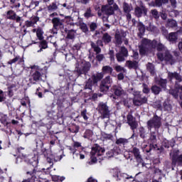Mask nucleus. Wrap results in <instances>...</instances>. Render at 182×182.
I'll list each match as a JSON object with an SVG mask.
<instances>
[{"label": "nucleus", "mask_w": 182, "mask_h": 182, "mask_svg": "<svg viewBox=\"0 0 182 182\" xmlns=\"http://www.w3.org/2000/svg\"><path fill=\"white\" fill-rule=\"evenodd\" d=\"M156 45H157L156 40L151 41L146 38H143L141 41V44L139 46L140 55H146V53L149 52V49L156 48Z\"/></svg>", "instance_id": "f257e3e1"}, {"label": "nucleus", "mask_w": 182, "mask_h": 182, "mask_svg": "<svg viewBox=\"0 0 182 182\" xmlns=\"http://www.w3.org/2000/svg\"><path fill=\"white\" fill-rule=\"evenodd\" d=\"M100 92H102V93H106L109 90V86L106 85L103 82H101V85L100 86Z\"/></svg>", "instance_id": "bb28decb"}, {"label": "nucleus", "mask_w": 182, "mask_h": 182, "mask_svg": "<svg viewBox=\"0 0 182 182\" xmlns=\"http://www.w3.org/2000/svg\"><path fill=\"white\" fill-rule=\"evenodd\" d=\"M40 47L41 48L40 49V50H38V52H41L42 49H46V48H48V43H46V41H43L40 44Z\"/></svg>", "instance_id": "a19ab883"}, {"label": "nucleus", "mask_w": 182, "mask_h": 182, "mask_svg": "<svg viewBox=\"0 0 182 182\" xmlns=\"http://www.w3.org/2000/svg\"><path fill=\"white\" fill-rule=\"evenodd\" d=\"M30 68L33 70H36V72H38V70H39V66L38 65H31Z\"/></svg>", "instance_id": "bf43d9fd"}, {"label": "nucleus", "mask_w": 182, "mask_h": 182, "mask_svg": "<svg viewBox=\"0 0 182 182\" xmlns=\"http://www.w3.org/2000/svg\"><path fill=\"white\" fill-rule=\"evenodd\" d=\"M126 66H127V68H129V69H132V68H137L138 63L136 61L132 62L128 60L126 62Z\"/></svg>", "instance_id": "412c9836"}, {"label": "nucleus", "mask_w": 182, "mask_h": 182, "mask_svg": "<svg viewBox=\"0 0 182 182\" xmlns=\"http://www.w3.org/2000/svg\"><path fill=\"white\" fill-rule=\"evenodd\" d=\"M109 55H110L111 60H114V51L109 50Z\"/></svg>", "instance_id": "052dcab7"}, {"label": "nucleus", "mask_w": 182, "mask_h": 182, "mask_svg": "<svg viewBox=\"0 0 182 182\" xmlns=\"http://www.w3.org/2000/svg\"><path fill=\"white\" fill-rule=\"evenodd\" d=\"M19 60V57H16L15 58L11 60L8 62L9 65H12V63H16Z\"/></svg>", "instance_id": "864d4df0"}, {"label": "nucleus", "mask_w": 182, "mask_h": 182, "mask_svg": "<svg viewBox=\"0 0 182 182\" xmlns=\"http://www.w3.org/2000/svg\"><path fill=\"white\" fill-rule=\"evenodd\" d=\"M166 25L169 26V28H174L177 26V22L174 20H168Z\"/></svg>", "instance_id": "473e14b6"}, {"label": "nucleus", "mask_w": 182, "mask_h": 182, "mask_svg": "<svg viewBox=\"0 0 182 182\" xmlns=\"http://www.w3.org/2000/svg\"><path fill=\"white\" fill-rule=\"evenodd\" d=\"M166 39H168L169 42L174 43V42H176L177 39H178V36L177 33H171L168 35Z\"/></svg>", "instance_id": "2eb2a0df"}, {"label": "nucleus", "mask_w": 182, "mask_h": 182, "mask_svg": "<svg viewBox=\"0 0 182 182\" xmlns=\"http://www.w3.org/2000/svg\"><path fill=\"white\" fill-rule=\"evenodd\" d=\"M102 82H103L104 85L108 84L110 85L112 83V78H110V76L107 77L105 79H104Z\"/></svg>", "instance_id": "79ce46f5"}, {"label": "nucleus", "mask_w": 182, "mask_h": 182, "mask_svg": "<svg viewBox=\"0 0 182 182\" xmlns=\"http://www.w3.org/2000/svg\"><path fill=\"white\" fill-rule=\"evenodd\" d=\"M36 22H33V21H26V26H28V28L31 26H33V25H35Z\"/></svg>", "instance_id": "680f3d73"}, {"label": "nucleus", "mask_w": 182, "mask_h": 182, "mask_svg": "<svg viewBox=\"0 0 182 182\" xmlns=\"http://www.w3.org/2000/svg\"><path fill=\"white\" fill-rule=\"evenodd\" d=\"M103 153H105V149L100 147V146H95V147H93L91 151V159L92 163H96V161H97L96 157L102 156Z\"/></svg>", "instance_id": "7ed1b4c3"}, {"label": "nucleus", "mask_w": 182, "mask_h": 182, "mask_svg": "<svg viewBox=\"0 0 182 182\" xmlns=\"http://www.w3.org/2000/svg\"><path fill=\"white\" fill-rule=\"evenodd\" d=\"M128 124H129L132 130H134V129H137V122L136 121H132V122Z\"/></svg>", "instance_id": "8fccbe9b"}, {"label": "nucleus", "mask_w": 182, "mask_h": 182, "mask_svg": "<svg viewBox=\"0 0 182 182\" xmlns=\"http://www.w3.org/2000/svg\"><path fill=\"white\" fill-rule=\"evenodd\" d=\"M116 56L118 62H124V58L127 57L126 55L122 54V53H117Z\"/></svg>", "instance_id": "72a5a7b5"}, {"label": "nucleus", "mask_w": 182, "mask_h": 182, "mask_svg": "<svg viewBox=\"0 0 182 182\" xmlns=\"http://www.w3.org/2000/svg\"><path fill=\"white\" fill-rule=\"evenodd\" d=\"M91 66L92 65H90V63L83 61L82 62L81 68H78L77 70V72H79V73H81V74L84 73L85 75H86V73H87L90 70Z\"/></svg>", "instance_id": "423d86ee"}, {"label": "nucleus", "mask_w": 182, "mask_h": 182, "mask_svg": "<svg viewBox=\"0 0 182 182\" xmlns=\"http://www.w3.org/2000/svg\"><path fill=\"white\" fill-rule=\"evenodd\" d=\"M112 90H114V93L116 96H122V95H124V90H123L120 87L114 85L112 87Z\"/></svg>", "instance_id": "dca6fc26"}, {"label": "nucleus", "mask_w": 182, "mask_h": 182, "mask_svg": "<svg viewBox=\"0 0 182 182\" xmlns=\"http://www.w3.org/2000/svg\"><path fill=\"white\" fill-rule=\"evenodd\" d=\"M96 59L98 62H102L105 59V55L100 53L96 54Z\"/></svg>", "instance_id": "49530a36"}, {"label": "nucleus", "mask_w": 182, "mask_h": 182, "mask_svg": "<svg viewBox=\"0 0 182 182\" xmlns=\"http://www.w3.org/2000/svg\"><path fill=\"white\" fill-rule=\"evenodd\" d=\"M151 12L154 18H155V19H159V18H160V16L159 15V11H157V10H156V9L151 10Z\"/></svg>", "instance_id": "a18cd8bd"}, {"label": "nucleus", "mask_w": 182, "mask_h": 182, "mask_svg": "<svg viewBox=\"0 0 182 182\" xmlns=\"http://www.w3.org/2000/svg\"><path fill=\"white\" fill-rule=\"evenodd\" d=\"M171 94L173 95V96L177 99L178 97V92L177 90H171Z\"/></svg>", "instance_id": "6e6d98bb"}, {"label": "nucleus", "mask_w": 182, "mask_h": 182, "mask_svg": "<svg viewBox=\"0 0 182 182\" xmlns=\"http://www.w3.org/2000/svg\"><path fill=\"white\" fill-rule=\"evenodd\" d=\"M7 18L11 20L16 19V14L12 10L7 11Z\"/></svg>", "instance_id": "4be33fe9"}, {"label": "nucleus", "mask_w": 182, "mask_h": 182, "mask_svg": "<svg viewBox=\"0 0 182 182\" xmlns=\"http://www.w3.org/2000/svg\"><path fill=\"white\" fill-rule=\"evenodd\" d=\"M115 70L117 72H124V68H123L120 65H117L115 67Z\"/></svg>", "instance_id": "5fc2aeb1"}, {"label": "nucleus", "mask_w": 182, "mask_h": 182, "mask_svg": "<svg viewBox=\"0 0 182 182\" xmlns=\"http://www.w3.org/2000/svg\"><path fill=\"white\" fill-rule=\"evenodd\" d=\"M115 41H116V44L118 45V46H120V45H122V43L123 42L122 36L117 32L115 34Z\"/></svg>", "instance_id": "5701e85b"}, {"label": "nucleus", "mask_w": 182, "mask_h": 182, "mask_svg": "<svg viewBox=\"0 0 182 182\" xmlns=\"http://www.w3.org/2000/svg\"><path fill=\"white\" fill-rule=\"evenodd\" d=\"M157 56L160 60H165L168 63H170V65H173V63H174L173 55H171V54H170V52L168 51H165L164 54L161 53H159L157 54Z\"/></svg>", "instance_id": "39448f33"}, {"label": "nucleus", "mask_w": 182, "mask_h": 182, "mask_svg": "<svg viewBox=\"0 0 182 182\" xmlns=\"http://www.w3.org/2000/svg\"><path fill=\"white\" fill-rule=\"evenodd\" d=\"M128 142L129 141H127V139L119 138L117 139L116 144H126V143H128Z\"/></svg>", "instance_id": "e433bc0d"}, {"label": "nucleus", "mask_w": 182, "mask_h": 182, "mask_svg": "<svg viewBox=\"0 0 182 182\" xmlns=\"http://www.w3.org/2000/svg\"><path fill=\"white\" fill-rule=\"evenodd\" d=\"M75 35H76V31L70 30L68 32L67 38L68 39H75Z\"/></svg>", "instance_id": "c756f323"}, {"label": "nucleus", "mask_w": 182, "mask_h": 182, "mask_svg": "<svg viewBox=\"0 0 182 182\" xmlns=\"http://www.w3.org/2000/svg\"><path fill=\"white\" fill-rule=\"evenodd\" d=\"M172 6H173V8H176V5L177 4V1L176 0H169Z\"/></svg>", "instance_id": "69168bd1"}, {"label": "nucleus", "mask_w": 182, "mask_h": 182, "mask_svg": "<svg viewBox=\"0 0 182 182\" xmlns=\"http://www.w3.org/2000/svg\"><path fill=\"white\" fill-rule=\"evenodd\" d=\"M123 9L124 11L126 12V14H129L132 11V9H133V8L127 3H124Z\"/></svg>", "instance_id": "cd10ccee"}, {"label": "nucleus", "mask_w": 182, "mask_h": 182, "mask_svg": "<svg viewBox=\"0 0 182 182\" xmlns=\"http://www.w3.org/2000/svg\"><path fill=\"white\" fill-rule=\"evenodd\" d=\"M119 53H121V55H124V56L127 57V53H128L127 48L124 47H122Z\"/></svg>", "instance_id": "de8ad7c7"}, {"label": "nucleus", "mask_w": 182, "mask_h": 182, "mask_svg": "<svg viewBox=\"0 0 182 182\" xmlns=\"http://www.w3.org/2000/svg\"><path fill=\"white\" fill-rule=\"evenodd\" d=\"M80 146L82 145L80 142H77V141L74 142V145H73L74 147H80Z\"/></svg>", "instance_id": "338daca9"}, {"label": "nucleus", "mask_w": 182, "mask_h": 182, "mask_svg": "<svg viewBox=\"0 0 182 182\" xmlns=\"http://www.w3.org/2000/svg\"><path fill=\"white\" fill-rule=\"evenodd\" d=\"M140 100H141V105H143L144 103H147V97H144L141 98V97Z\"/></svg>", "instance_id": "e2e57ef3"}, {"label": "nucleus", "mask_w": 182, "mask_h": 182, "mask_svg": "<svg viewBox=\"0 0 182 182\" xmlns=\"http://www.w3.org/2000/svg\"><path fill=\"white\" fill-rule=\"evenodd\" d=\"M151 92L154 93V95H159L160 92H161V89L159 87H157V85H154L151 87Z\"/></svg>", "instance_id": "2f4dec72"}, {"label": "nucleus", "mask_w": 182, "mask_h": 182, "mask_svg": "<svg viewBox=\"0 0 182 182\" xmlns=\"http://www.w3.org/2000/svg\"><path fill=\"white\" fill-rule=\"evenodd\" d=\"M158 84L160 85V86H161V87H166V85H167V80L166 79H160L158 81Z\"/></svg>", "instance_id": "ea45409f"}, {"label": "nucleus", "mask_w": 182, "mask_h": 182, "mask_svg": "<svg viewBox=\"0 0 182 182\" xmlns=\"http://www.w3.org/2000/svg\"><path fill=\"white\" fill-rule=\"evenodd\" d=\"M70 132H71L72 133H77V132H79V127L75 126V130H72V129H69Z\"/></svg>", "instance_id": "0e129e2a"}, {"label": "nucleus", "mask_w": 182, "mask_h": 182, "mask_svg": "<svg viewBox=\"0 0 182 182\" xmlns=\"http://www.w3.org/2000/svg\"><path fill=\"white\" fill-rule=\"evenodd\" d=\"M80 28L85 33L89 32V28H87V25H86V23H80Z\"/></svg>", "instance_id": "4c0bfd02"}, {"label": "nucleus", "mask_w": 182, "mask_h": 182, "mask_svg": "<svg viewBox=\"0 0 182 182\" xmlns=\"http://www.w3.org/2000/svg\"><path fill=\"white\" fill-rule=\"evenodd\" d=\"M91 79L93 81L94 85H97V82H100V80L103 79V73H98L95 74L92 76Z\"/></svg>", "instance_id": "4468645a"}, {"label": "nucleus", "mask_w": 182, "mask_h": 182, "mask_svg": "<svg viewBox=\"0 0 182 182\" xmlns=\"http://www.w3.org/2000/svg\"><path fill=\"white\" fill-rule=\"evenodd\" d=\"M5 100V96H4V92L0 90V102H4Z\"/></svg>", "instance_id": "13d9d810"}, {"label": "nucleus", "mask_w": 182, "mask_h": 182, "mask_svg": "<svg viewBox=\"0 0 182 182\" xmlns=\"http://www.w3.org/2000/svg\"><path fill=\"white\" fill-rule=\"evenodd\" d=\"M53 181H63L65 180V177L59 176H53Z\"/></svg>", "instance_id": "37998d69"}, {"label": "nucleus", "mask_w": 182, "mask_h": 182, "mask_svg": "<svg viewBox=\"0 0 182 182\" xmlns=\"http://www.w3.org/2000/svg\"><path fill=\"white\" fill-rule=\"evenodd\" d=\"M178 48L181 52L182 53V41L179 42L178 43Z\"/></svg>", "instance_id": "774afa93"}, {"label": "nucleus", "mask_w": 182, "mask_h": 182, "mask_svg": "<svg viewBox=\"0 0 182 182\" xmlns=\"http://www.w3.org/2000/svg\"><path fill=\"white\" fill-rule=\"evenodd\" d=\"M56 9H58V4H56V2H53L48 6V11H50V12L56 11Z\"/></svg>", "instance_id": "c85d7f7f"}, {"label": "nucleus", "mask_w": 182, "mask_h": 182, "mask_svg": "<svg viewBox=\"0 0 182 182\" xmlns=\"http://www.w3.org/2000/svg\"><path fill=\"white\" fill-rule=\"evenodd\" d=\"M132 153L134 155L135 159L138 161H141V155H140V151L137 148H134L132 150Z\"/></svg>", "instance_id": "f3484780"}, {"label": "nucleus", "mask_w": 182, "mask_h": 182, "mask_svg": "<svg viewBox=\"0 0 182 182\" xmlns=\"http://www.w3.org/2000/svg\"><path fill=\"white\" fill-rule=\"evenodd\" d=\"M168 77L169 80H173V79H176L178 82H182L181 76H180L179 73H168Z\"/></svg>", "instance_id": "ddd939ff"}, {"label": "nucleus", "mask_w": 182, "mask_h": 182, "mask_svg": "<svg viewBox=\"0 0 182 182\" xmlns=\"http://www.w3.org/2000/svg\"><path fill=\"white\" fill-rule=\"evenodd\" d=\"M84 16L87 18V19L89 18H92V16H93V14H92V10L90 9H87L84 14Z\"/></svg>", "instance_id": "58836bf2"}, {"label": "nucleus", "mask_w": 182, "mask_h": 182, "mask_svg": "<svg viewBox=\"0 0 182 182\" xmlns=\"http://www.w3.org/2000/svg\"><path fill=\"white\" fill-rule=\"evenodd\" d=\"M98 112L102 115V119H106V117L110 116V111L107 103L100 102L98 105Z\"/></svg>", "instance_id": "f03ea898"}, {"label": "nucleus", "mask_w": 182, "mask_h": 182, "mask_svg": "<svg viewBox=\"0 0 182 182\" xmlns=\"http://www.w3.org/2000/svg\"><path fill=\"white\" fill-rule=\"evenodd\" d=\"M86 113H87L86 109L82 111V112H81V116L83 117V119H84L85 120H87V119H88L87 115H86Z\"/></svg>", "instance_id": "4d7b16f0"}, {"label": "nucleus", "mask_w": 182, "mask_h": 182, "mask_svg": "<svg viewBox=\"0 0 182 182\" xmlns=\"http://www.w3.org/2000/svg\"><path fill=\"white\" fill-rule=\"evenodd\" d=\"M146 68L147 70H149L151 75H154V65H153V64L148 63Z\"/></svg>", "instance_id": "c9c22d12"}, {"label": "nucleus", "mask_w": 182, "mask_h": 182, "mask_svg": "<svg viewBox=\"0 0 182 182\" xmlns=\"http://www.w3.org/2000/svg\"><path fill=\"white\" fill-rule=\"evenodd\" d=\"M140 99H141L140 95H137L134 97L133 102H134V105H135V106H141V101Z\"/></svg>", "instance_id": "b1692460"}, {"label": "nucleus", "mask_w": 182, "mask_h": 182, "mask_svg": "<svg viewBox=\"0 0 182 182\" xmlns=\"http://www.w3.org/2000/svg\"><path fill=\"white\" fill-rule=\"evenodd\" d=\"M42 77V74L39 73V71H35L32 73L31 77L30 78L31 83H33V85H36V82H39Z\"/></svg>", "instance_id": "9d476101"}, {"label": "nucleus", "mask_w": 182, "mask_h": 182, "mask_svg": "<svg viewBox=\"0 0 182 182\" xmlns=\"http://www.w3.org/2000/svg\"><path fill=\"white\" fill-rule=\"evenodd\" d=\"M102 41L105 43H109L112 42V36H110V35H109V33H105L102 36Z\"/></svg>", "instance_id": "aec40b11"}, {"label": "nucleus", "mask_w": 182, "mask_h": 182, "mask_svg": "<svg viewBox=\"0 0 182 182\" xmlns=\"http://www.w3.org/2000/svg\"><path fill=\"white\" fill-rule=\"evenodd\" d=\"M155 48H157V50H163V49H164V46H163V44L161 43H157L156 41V44H155Z\"/></svg>", "instance_id": "09e8293b"}, {"label": "nucleus", "mask_w": 182, "mask_h": 182, "mask_svg": "<svg viewBox=\"0 0 182 182\" xmlns=\"http://www.w3.org/2000/svg\"><path fill=\"white\" fill-rule=\"evenodd\" d=\"M172 164L176 166H182V154L177 156V155L172 154Z\"/></svg>", "instance_id": "f8f14e48"}, {"label": "nucleus", "mask_w": 182, "mask_h": 182, "mask_svg": "<svg viewBox=\"0 0 182 182\" xmlns=\"http://www.w3.org/2000/svg\"><path fill=\"white\" fill-rule=\"evenodd\" d=\"M135 15L136 16H137L138 18H140V16H141V15H147V9L145 8L144 6L142 7H136L135 9Z\"/></svg>", "instance_id": "9b49d317"}, {"label": "nucleus", "mask_w": 182, "mask_h": 182, "mask_svg": "<svg viewBox=\"0 0 182 182\" xmlns=\"http://www.w3.org/2000/svg\"><path fill=\"white\" fill-rule=\"evenodd\" d=\"M52 23L53 25L54 29L58 30L60 28H63V20L58 17H55L52 19Z\"/></svg>", "instance_id": "1a4fd4ad"}, {"label": "nucleus", "mask_w": 182, "mask_h": 182, "mask_svg": "<svg viewBox=\"0 0 182 182\" xmlns=\"http://www.w3.org/2000/svg\"><path fill=\"white\" fill-rule=\"evenodd\" d=\"M127 122H128V124L129 123H132V122H134V119L133 118V116L130 114L127 115Z\"/></svg>", "instance_id": "603ef678"}, {"label": "nucleus", "mask_w": 182, "mask_h": 182, "mask_svg": "<svg viewBox=\"0 0 182 182\" xmlns=\"http://www.w3.org/2000/svg\"><path fill=\"white\" fill-rule=\"evenodd\" d=\"M163 4H168V0H156V6H161Z\"/></svg>", "instance_id": "f704fd0d"}, {"label": "nucleus", "mask_w": 182, "mask_h": 182, "mask_svg": "<svg viewBox=\"0 0 182 182\" xmlns=\"http://www.w3.org/2000/svg\"><path fill=\"white\" fill-rule=\"evenodd\" d=\"M90 29L92 32L96 31L97 29V24L96 23H91L90 24Z\"/></svg>", "instance_id": "c03bdc74"}, {"label": "nucleus", "mask_w": 182, "mask_h": 182, "mask_svg": "<svg viewBox=\"0 0 182 182\" xmlns=\"http://www.w3.org/2000/svg\"><path fill=\"white\" fill-rule=\"evenodd\" d=\"M148 129L151 130L152 127L159 129L161 126V119L160 117L155 116L147 122Z\"/></svg>", "instance_id": "20e7f679"}, {"label": "nucleus", "mask_w": 182, "mask_h": 182, "mask_svg": "<svg viewBox=\"0 0 182 182\" xmlns=\"http://www.w3.org/2000/svg\"><path fill=\"white\" fill-rule=\"evenodd\" d=\"M111 172L113 174L114 177L117 178V181H119L120 180V178H119V176L120 175V171L117 168L112 169Z\"/></svg>", "instance_id": "a878e982"}, {"label": "nucleus", "mask_w": 182, "mask_h": 182, "mask_svg": "<svg viewBox=\"0 0 182 182\" xmlns=\"http://www.w3.org/2000/svg\"><path fill=\"white\" fill-rule=\"evenodd\" d=\"M102 71L103 73H108L111 75L113 72V68L110 65H105L102 67Z\"/></svg>", "instance_id": "6ab92c4d"}, {"label": "nucleus", "mask_w": 182, "mask_h": 182, "mask_svg": "<svg viewBox=\"0 0 182 182\" xmlns=\"http://www.w3.org/2000/svg\"><path fill=\"white\" fill-rule=\"evenodd\" d=\"M93 85H95V83H93L92 78L89 79L85 84V89H89L90 90H92V87H93Z\"/></svg>", "instance_id": "7c9ffc66"}, {"label": "nucleus", "mask_w": 182, "mask_h": 182, "mask_svg": "<svg viewBox=\"0 0 182 182\" xmlns=\"http://www.w3.org/2000/svg\"><path fill=\"white\" fill-rule=\"evenodd\" d=\"M119 9V6L114 4L113 7L112 6H105L102 7V11L105 12L107 15H113L114 11Z\"/></svg>", "instance_id": "0eeeda50"}, {"label": "nucleus", "mask_w": 182, "mask_h": 182, "mask_svg": "<svg viewBox=\"0 0 182 182\" xmlns=\"http://www.w3.org/2000/svg\"><path fill=\"white\" fill-rule=\"evenodd\" d=\"M38 173L39 171H36V169H33V171L27 172V174H30L32 176L31 178L26 179L23 181V182H39V178L35 176H38Z\"/></svg>", "instance_id": "6e6552de"}, {"label": "nucleus", "mask_w": 182, "mask_h": 182, "mask_svg": "<svg viewBox=\"0 0 182 182\" xmlns=\"http://www.w3.org/2000/svg\"><path fill=\"white\" fill-rule=\"evenodd\" d=\"M139 31L140 32V33L143 34L144 33L146 28H144V25L143 24H139Z\"/></svg>", "instance_id": "3c124183"}, {"label": "nucleus", "mask_w": 182, "mask_h": 182, "mask_svg": "<svg viewBox=\"0 0 182 182\" xmlns=\"http://www.w3.org/2000/svg\"><path fill=\"white\" fill-rule=\"evenodd\" d=\"M91 48H92L94 52L96 53V55L100 53V52H102V48H100V47H99V46H97L96 43H93L92 41H91Z\"/></svg>", "instance_id": "a211bd4d"}, {"label": "nucleus", "mask_w": 182, "mask_h": 182, "mask_svg": "<svg viewBox=\"0 0 182 182\" xmlns=\"http://www.w3.org/2000/svg\"><path fill=\"white\" fill-rule=\"evenodd\" d=\"M36 36L39 41H42V39H43V30H42V28H37Z\"/></svg>", "instance_id": "393cba45"}]
</instances>
